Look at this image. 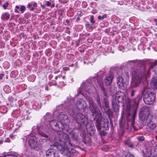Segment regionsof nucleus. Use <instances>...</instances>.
I'll list each match as a JSON object with an SVG mask.
<instances>
[{
    "mask_svg": "<svg viewBox=\"0 0 157 157\" xmlns=\"http://www.w3.org/2000/svg\"><path fill=\"white\" fill-rule=\"evenodd\" d=\"M58 133L59 135L60 145L58 148L60 153L68 157L75 155L77 152L73 149L68 135L62 132H58Z\"/></svg>",
    "mask_w": 157,
    "mask_h": 157,
    "instance_id": "1",
    "label": "nucleus"
},
{
    "mask_svg": "<svg viewBox=\"0 0 157 157\" xmlns=\"http://www.w3.org/2000/svg\"><path fill=\"white\" fill-rule=\"evenodd\" d=\"M126 98V96L123 92L118 91L116 93L112 101V106L114 112H117L118 111L120 102H122L123 104H124L126 103L127 101L128 105H129L130 99L127 98V101Z\"/></svg>",
    "mask_w": 157,
    "mask_h": 157,
    "instance_id": "2",
    "label": "nucleus"
},
{
    "mask_svg": "<svg viewBox=\"0 0 157 157\" xmlns=\"http://www.w3.org/2000/svg\"><path fill=\"white\" fill-rule=\"evenodd\" d=\"M131 73L132 75V80L130 87L131 88H136L139 86L145 75V74L140 70L136 71L133 70L131 71Z\"/></svg>",
    "mask_w": 157,
    "mask_h": 157,
    "instance_id": "3",
    "label": "nucleus"
},
{
    "mask_svg": "<svg viewBox=\"0 0 157 157\" xmlns=\"http://www.w3.org/2000/svg\"><path fill=\"white\" fill-rule=\"evenodd\" d=\"M155 96V93L148 91L144 95V101L146 104L151 105L154 101Z\"/></svg>",
    "mask_w": 157,
    "mask_h": 157,
    "instance_id": "4",
    "label": "nucleus"
},
{
    "mask_svg": "<svg viewBox=\"0 0 157 157\" xmlns=\"http://www.w3.org/2000/svg\"><path fill=\"white\" fill-rule=\"evenodd\" d=\"M90 105V109L92 113H93L92 115L96 117L98 116L99 117H101V113L100 111L97 110L95 104L93 101L91 99L89 100Z\"/></svg>",
    "mask_w": 157,
    "mask_h": 157,
    "instance_id": "5",
    "label": "nucleus"
},
{
    "mask_svg": "<svg viewBox=\"0 0 157 157\" xmlns=\"http://www.w3.org/2000/svg\"><path fill=\"white\" fill-rule=\"evenodd\" d=\"M93 88L91 85L88 81H86L85 82L83 83L80 87V92L82 94L84 92H89L90 90Z\"/></svg>",
    "mask_w": 157,
    "mask_h": 157,
    "instance_id": "6",
    "label": "nucleus"
},
{
    "mask_svg": "<svg viewBox=\"0 0 157 157\" xmlns=\"http://www.w3.org/2000/svg\"><path fill=\"white\" fill-rule=\"evenodd\" d=\"M75 119L78 123H80L81 124H83L86 125L87 123V119L84 115L81 113L77 114L76 118Z\"/></svg>",
    "mask_w": 157,
    "mask_h": 157,
    "instance_id": "7",
    "label": "nucleus"
},
{
    "mask_svg": "<svg viewBox=\"0 0 157 157\" xmlns=\"http://www.w3.org/2000/svg\"><path fill=\"white\" fill-rule=\"evenodd\" d=\"M29 144L30 147L33 149H37L38 147V144L36 139L34 136H31L29 141Z\"/></svg>",
    "mask_w": 157,
    "mask_h": 157,
    "instance_id": "8",
    "label": "nucleus"
},
{
    "mask_svg": "<svg viewBox=\"0 0 157 157\" xmlns=\"http://www.w3.org/2000/svg\"><path fill=\"white\" fill-rule=\"evenodd\" d=\"M149 113V109L144 107H143L141 109L140 115L144 119H146L148 118Z\"/></svg>",
    "mask_w": 157,
    "mask_h": 157,
    "instance_id": "9",
    "label": "nucleus"
},
{
    "mask_svg": "<svg viewBox=\"0 0 157 157\" xmlns=\"http://www.w3.org/2000/svg\"><path fill=\"white\" fill-rule=\"evenodd\" d=\"M47 157H59L56 149L53 148L48 149L46 152Z\"/></svg>",
    "mask_w": 157,
    "mask_h": 157,
    "instance_id": "10",
    "label": "nucleus"
},
{
    "mask_svg": "<svg viewBox=\"0 0 157 157\" xmlns=\"http://www.w3.org/2000/svg\"><path fill=\"white\" fill-rule=\"evenodd\" d=\"M60 124H63L65 125L67 124L69 122V120L67 115L63 114H60L59 115Z\"/></svg>",
    "mask_w": 157,
    "mask_h": 157,
    "instance_id": "11",
    "label": "nucleus"
},
{
    "mask_svg": "<svg viewBox=\"0 0 157 157\" xmlns=\"http://www.w3.org/2000/svg\"><path fill=\"white\" fill-rule=\"evenodd\" d=\"M113 78V74H111L109 76L106 77L104 80V82L106 85H109L111 84Z\"/></svg>",
    "mask_w": 157,
    "mask_h": 157,
    "instance_id": "12",
    "label": "nucleus"
},
{
    "mask_svg": "<svg viewBox=\"0 0 157 157\" xmlns=\"http://www.w3.org/2000/svg\"><path fill=\"white\" fill-rule=\"evenodd\" d=\"M117 83L120 88H123L124 86L123 78L121 76L118 77L117 79Z\"/></svg>",
    "mask_w": 157,
    "mask_h": 157,
    "instance_id": "13",
    "label": "nucleus"
},
{
    "mask_svg": "<svg viewBox=\"0 0 157 157\" xmlns=\"http://www.w3.org/2000/svg\"><path fill=\"white\" fill-rule=\"evenodd\" d=\"M50 126L53 129H56L58 128V124L55 120H53L49 122Z\"/></svg>",
    "mask_w": 157,
    "mask_h": 157,
    "instance_id": "14",
    "label": "nucleus"
},
{
    "mask_svg": "<svg viewBox=\"0 0 157 157\" xmlns=\"http://www.w3.org/2000/svg\"><path fill=\"white\" fill-rule=\"evenodd\" d=\"M151 87L154 90L157 89V79H153L150 83Z\"/></svg>",
    "mask_w": 157,
    "mask_h": 157,
    "instance_id": "15",
    "label": "nucleus"
},
{
    "mask_svg": "<svg viewBox=\"0 0 157 157\" xmlns=\"http://www.w3.org/2000/svg\"><path fill=\"white\" fill-rule=\"evenodd\" d=\"M142 95L141 94V95H139L137 96L135 99L134 106L136 109L137 107L139 101L142 99Z\"/></svg>",
    "mask_w": 157,
    "mask_h": 157,
    "instance_id": "16",
    "label": "nucleus"
},
{
    "mask_svg": "<svg viewBox=\"0 0 157 157\" xmlns=\"http://www.w3.org/2000/svg\"><path fill=\"white\" fill-rule=\"evenodd\" d=\"M109 103L107 100L104 98L102 102V106L104 109L108 108Z\"/></svg>",
    "mask_w": 157,
    "mask_h": 157,
    "instance_id": "17",
    "label": "nucleus"
},
{
    "mask_svg": "<svg viewBox=\"0 0 157 157\" xmlns=\"http://www.w3.org/2000/svg\"><path fill=\"white\" fill-rule=\"evenodd\" d=\"M98 86H99V87L101 88V90H104V88L103 86V83L102 81V80L101 79H100L97 80V81Z\"/></svg>",
    "mask_w": 157,
    "mask_h": 157,
    "instance_id": "18",
    "label": "nucleus"
},
{
    "mask_svg": "<svg viewBox=\"0 0 157 157\" xmlns=\"http://www.w3.org/2000/svg\"><path fill=\"white\" fill-rule=\"evenodd\" d=\"M10 17V15L8 13H5L2 14V17L3 20H7Z\"/></svg>",
    "mask_w": 157,
    "mask_h": 157,
    "instance_id": "19",
    "label": "nucleus"
},
{
    "mask_svg": "<svg viewBox=\"0 0 157 157\" xmlns=\"http://www.w3.org/2000/svg\"><path fill=\"white\" fill-rule=\"evenodd\" d=\"M106 113L109 116H112L113 112L110 109H108V110L106 111Z\"/></svg>",
    "mask_w": 157,
    "mask_h": 157,
    "instance_id": "20",
    "label": "nucleus"
},
{
    "mask_svg": "<svg viewBox=\"0 0 157 157\" xmlns=\"http://www.w3.org/2000/svg\"><path fill=\"white\" fill-rule=\"evenodd\" d=\"M82 100H80L78 101L77 102L76 105L77 106H78V107H79V105H80L81 107H80H80H82L83 106V105L82 104Z\"/></svg>",
    "mask_w": 157,
    "mask_h": 157,
    "instance_id": "21",
    "label": "nucleus"
},
{
    "mask_svg": "<svg viewBox=\"0 0 157 157\" xmlns=\"http://www.w3.org/2000/svg\"><path fill=\"white\" fill-rule=\"evenodd\" d=\"M86 29L89 30V31H91L93 29V27L90 26L89 23H87L86 24Z\"/></svg>",
    "mask_w": 157,
    "mask_h": 157,
    "instance_id": "22",
    "label": "nucleus"
},
{
    "mask_svg": "<svg viewBox=\"0 0 157 157\" xmlns=\"http://www.w3.org/2000/svg\"><path fill=\"white\" fill-rule=\"evenodd\" d=\"M58 140V142H55V143H54V144H53V145L55 147H57V146H58V147H57V149L59 151V149L58 148V147L59 146V142H60V141H59V139L58 140Z\"/></svg>",
    "mask_w": 157,
    "mask_h": 157,
    "instance_id": "23",
    "label": "nucleus"
},
{
    "mask_svg": "<svg viewBox=\"0 0 157 157\" xmlns=\"http://www.w3.org/2000/svg\"><path fill=\"white\" fill-rule=\"evenodd\" d=\"M8 5L9 3L7 2H6L2 5V7L4 10H6Z\"/></svg>",
    "mask_w": 157,
    "mask_h": 157,
    "instance_id": "24",
    "label": "nucleus"
},
{
    "mask_svg": "<svg viewBox=\"0 0 157 157\" xmlns=\"http://www.w3.org/2000/svg\"><path fill=\"white\" fill-rule=\"evenodd\" d=\"M107 17V15L105 14L103 15L102 16L99 15L98 16V18L99 20H103L104 18H105Z\"/></svg>",
    "mask_w": 157,
    "mask_h": 157,
    "instance_id": "25",
    "label": "nucleus"
},
{
    "mask_svg": "<svg viewBox=\"0 0 157 157\" xmlns=\"http://www.w3.org/2000/svg\"><path fill=\"white\" fill-rule=\"evenodd\" d=\"M157 64V60L155 61V62L152 63L149 67V69L152 68L154 66L156 65Z\"/></svg>",
    "mask_w": 157,
    "mask_h": 157,
    "instance_id": "26",
    "label": "nucleus"
},
{
    "mask_svg": "<svg viewBox=\"0 0 157 157\" xmlns=\"http://www.w3.org/2000/svg\"><path fill=\"white\" fill-rule=\"evenodd\" d=\"M25 10V7L24 6H21L20 8V10L22 13H24V11Z\"/></svg>",
    "mask_w": 157,
    "mask_h": 157,
    "instance_id": "27",
    "label": "nucleus"
},
{
    "mask_svg": "<svg viewBox=\"0 0 157 157\" xmlns=\"http://www.w3.org/2000/svg\"><path fill=\"white\" fill-rule=\"evenodd\" d=\"M8 88L9 89V87L8 86H6L4 87L3 89L6 92H9L10 91V90L9 89L8 90H6V89Z\"/></svg>",
    "mask_w": 157,
    "mask_h": 157,
    "instance_id": "28",
    "label": "nucleus"
},
{
    "mask_svg": "<svg viewBox=\"0 0 157 157\" xmlns=\"http://www.w3.org/2000/svg\"><path fill=\"white\" fill-rule=\"evenodd\" d=\"M147 89V87L146 86H144L141 91V94L143 95L145 90Z\"/></svg>",
    "mask_w": 157,
    "mask_h": 157,
    "instance_id": "29",
    "label": "nucleus"
},
{
    "mask_svg": "<svg viewBox=\"0 0 157 157\" xmlns=\"http://www.w3.org/2000/svg\"><path fill=\"white\" fill-rule=\"evenodd\" d=\"M3 157H17V156L13 155H8L4 156Z\"/></svg>",
    "mask_w": 157,
    "mask_h": 157,
    "instance_id": "30",
    "label": "nucleus"
},
{
    "mask_svg": "<svg viewBox=\"0 0 157 157\" xmlns=\"http://www.w3.org/2000/svg\"><path fill=\"white\" fill-rule=\"evenodd\" d=\"M94 16H91L90 17V22L93 24H94L95 22V21H94Z\"/></svg>",
    "mask_w": 157,
    "mask_h": 157,
    "instance_id": "31",
    "label": "nucleus"
},
{
    "mask_svg": "<svg viewBox=\"0 0 157 157\" xmlns=\"http://www.w3.org/2000/svg\"><path fill=\"white\" fill-rule=\"evenodd\" d=\"M130 140H128L126 141H125L124 142V144H128L130 143Z\"/></svg>",
    "mask_w": 157,
    "mask_h": 157,
    "instance_id": "32",
    "label": "nucleus"
},
{
    "mask_svg": "<svg viewBox=\"0 0 157 157\" xmlns=\"http://www.w3.org/2000/svg\"><path fill=\"white\" fill-rule=\"evenodd\" d=\"M135 92V90H132L131 91V96L132 97H133L134 95V94Z\"/></svg>",
    "mask_w": 157,
    "mask_h": 157,
    "instance_id": "33",
    "label": "nucleus"
},
{
    "mask_svg": "<svg viewBox=\"0 0 157 157\" xmlns=\"http://www.w3.org/2000/svg\"><path fill=\"white\" fill-rule=\"evenodd\" d=\"M144 137L141 136V137H139L138 138V139L139 140L143 141L144 140Z\"/></svg>",
    "mask_w": 157,
    "mask_h": 157,
    "instance_id": "34",
    "label": "nucleus"
},
{
    "mask_svg": "<svg viewBox=\"0 0 157 157\" xmlns=\"http://www.w3.org/2000/svg\"><path fill=\"white\" fill-rule=\"evenodd\" d=\"M46 5L48 6H50L51 5V3L49 1H47Z\"/></svg>",
    "mask_w": 157,
    "mask_h": 157,
    "instance_id": "35",
    "label": "nucleus"
},
{
    "mask_svg": "<svg viewBox=\"0 0 157 157\" xmlns=\"http://www.w3.org/2000/svg\"><path fill=\"white\" fill-rule=\"evenodd\" d=\"M149 125L150 128H151V129H153L155 127V125L154 124H152L151 126H150V124Z\"/></svg>",
    "mask_w": 157,
    "mask_h": 157,
    "instance_id": "36",
    "label": "nucleus"
},
{
    "mask_svg": "<svg viewBox=\"0 0 157 157\" xmlns=\"http://www.w3.org/2000/svg\"><path fill=\"white\" fill-rule=\"evenodd\" d=\"M40 134L42 136H43L44 137H47V135L44 133Z\"/></svg>",
    "mask_w": 157,
    "mask_h": 157,
    "instance_id": "37",
    "label": "nucleus"
},
{
    "mask_svg": "<svg viewBox=\"0 0 157 157\" xmlns=\"http://www.w3.org/2000/svg\"><path fill=\"white\" fill-rule=\"evenodd\" d=\"M124 76L125 75L127 77H129V74L128 73L126 72L124 73Z\"/></svg>",
    "mask_w": 157,
    "mask_h": 157,
    "instance_id": "38",
    "label": "nucleus"
},
{
    "mask_svg": "<svg viewBox=\"0 0 157 157\" xmlns=\"http://www.w3.org/2000/svg\"><path fill=\"white\" fill-rule=\"evenodd\" d=\"M100 123H98L97 124L96 127L98 129H99V127H100Z\"/></svg>",
    "mask_w": 157,
    "mask_h": 157,
    "instance_id": "39",
    "label": "nucleus"
},
{
    "mask_svg": "<svg viewBox=\"0 0 157 157\" xmlns=\"http://www.w3.org/2000/svg\"><path fill=\"white\" fill-rule=\"evenodd\" d=\"M97 101L98 103V104L99 105V106H101V104L100 99H98V100H97Z\"/></svg>",
    "mask_w": 157,
    "mask_h": 157,
    "instance_id": "40",
    "label": "nucleus"
},
{
    "mask_svg": "<svg viewBox=\"0 0 157 157\" xmlns=\"http://www.w3.org/2000/svg\"><path fill=\"white\" fill-rule=\"evenodd\" d=\"M61 77V76H58L56 77L55 79H57L58 78H60Z\"/></svg>",
    "mask_w": 157,
    "mask_h": 157,
    "instance_id": "41",
    "label": "nucleus"
},
{
    "mask_svg": "<svg viewBox=\"0 0 157 157\" xmlns=\"http://www.w3.org/2000/svg\"><path fill=\"white\" fill-rule=\"evenodd\" d=\"M155 73L157 75V67L155 69Z\"/></svg>",
    "mask_w": 157,
    "mask_h": 157,
    "instance_id": "42",
    "label": "nucleus"
},
{
    "mask_svg": "<svg viewBox=\"0 0 157 157\" xmlns=\"http://www.w3.org/2000/svg\"><path fill=\"white\" fill-rule=\"evenodd\" d=\"M28 6L29 7V8L30 7H31V4H30V3H29L28 5Z\"/></svg>",
    "mask_w": 157,
    "mask_h": 157,
    "instance_id": "43",
    "label": "nucleus"
},
{
    "mask_svg": "<svg viewBox=\"0 0 157 157\" xmlns=\"http://www.w3.org/2000/svg\"><path fill=\"white\" fill-rule=\"evenodd\" d=\"M154 21L155 22L156 24L157 25V19H154Z\"/></svg>",
    "mask_w": 157,
    "mask_h": 157,
    "instance_id": "44",
    "label": "nucleus"
},
{
    "mask_svg": "<svg viewBox=\"0 0 157 157\" xmlns=\"http://www.w3.org/2000/svg\"><path fill=\"white\" fill-rule=\"evenodd\" d=\"M29 9H30V10L31 11H33V8L31 7L29 8Z\"/></svg>",
    "mask_w": 157,
    "mask_h": 157,
    "instance_id": "45",
    "label": "nucleus"
},
{
    "mask_svg": "<svg viewBox=\"0 0 157 157\" xmlns=\"http://www.w3.org/2000/svg\"><path fill=\"white\" fill-rule=\"evenodd\" d=\"M37 4L36 3H35L33 4V6L34 7H36L37 6Z\"/></svg>",
    "mask_w": 157,
    "mask_h": 157,
    "instance_id": "46",
    "label": "nucleus"
},
{
    "mask_svg": "<svg viewBox=\"0 0 157 157\" xmlns=\"http://www.w3.org/2000/svg\"><path fill=\"white\" fill-rule=\"evenodd\" d=\"M51 6V7H54L55 6V5L54 4H52L50 6Z\"/></svg>",
    "mask_w": 157,
    "mask_h": 157,
    "instance_id": "47",
    "label": "nucleus"
},
{
    "mask_svg": "<svg viewBox=\"0 0 157 157\" xmlns=\"http://www.w3.org/2000/svg\"><path fill=\"white\" fill-rule=\"evenodd\" d=\"M108 147H108V146H104V148H107L108 149Z\"/></svg>",
    "mask_w": 157,
    "mask_h": 157,
    "instance_id": "48",
    "label": "nucleus"
},
{
    "mask_svg": "<svg viewBox=\"0 0 157 157\" xmlns=\"http://www.w3.org/2000/svg\"><path fill=\"white\" fill-rule=\"evenodd\" d=\"M41 7L43 8V9H44V8H45V6L44 5H42L41 6Z\"/></svg>",
    "mask_w": 157,
    "mask_h": 157,
    "instance_id": "49",
    "label": "nucleus"
},
{
    "mask_svg": "<svg viewBox=\"0 0 157 157\" xmlns=\"http://www.w3.org/2000/svg\"><path fill=\"white\" fill-rule=\"evenodd\" d=\"M45 89L46 90H47L48 89V87L47 86H45Z\"/></svg>",
    "mask_w": 157,
    "mask_h": 157,
    "instance_id": "50",
    "label": "nucleus"
},
{
    "mask_svg": "<svg viewBox=\"0 0 157 157\" xmlns=\"http://www.w3.org/2000/svg\"><path fill=\"white\" fill-rule=\"evenodd\" d=\"M16 8L17 9H19V6H16Z\"/></svg>",
    "mask_w": 157,
    "mask_h": 157,
    "instance_id": "51",
    "label": "nucleus"
},
{
    "mask_svg": "<svg viewBox=\"0 0 157 157\" xmlns=\"http://www.w3.org/2000/svg\"><path fill=\"white\" fill-rule=\"evenodd\" d=\"M32 77L33 78V79H32L31 81H33L34 80V77H35V76H33Z\"/></svg>",
    "mask_w": 157,
    "mask_h": 157,
    "instance_id": "52",
    "label": "nucleus"
},
{
    "mask_svg": "<svg viewBox=\"0 0 157 157\" xmlns=\"http://www.w3.org/2000/svg\"><path fill=\"white\" fill-rule=\"evenodd\" d=\"M15 12L17 13H18V10H15Z\"/></svg>",
    "mask_w": 157,
    "mask_h": 157,
    "instance_id": "53",
    "label": "nucleus"
},
{
    "mask_svg": "<svg viewBox=\"0 0 157 157\" xmlns=\"http://www.w3.org/2000/svg\"><path fill=\"white\" fill-rule=\"evenodd\" d=\"M9 139H8L7 140H5V142H9L10 141L9 140Z\"/></svg>",
    "mask_w": 157,
    "mask_h": 157,
    "instance_id": "54",
    "label": "nucleus"
},
{
    "mask_svg": "<svg viewBox=\"0 0 157 157\" xmlns=\"http://www.w3.org/2000/svg\"><path fill=\"white\" fill-rule=\"evenodd\" d=\"M4 75L3 74H1V78Z\"/></svg>",
    "mask_w": 157,
    "mask_h": 157,
    "instance_id": "55",
    "label": "nucleus"
},
{
    "mask_svg": "<svg viewBox=\"0 0 157 157\" xmlns=\"http://www.w3.org/2000/svg\"><path fill=\"white\" fill-rule=\"evenodd\" d=\"M130 157H133V155H130Z\"/></svg>",
    "mask_w": 157,
    "mask_h": 157,
    "instance_id": "56",
    "label": "nucleus"
},
{
    "mask_svg": "<svg viewBox=\"0 0 157 157\" xmlns=\"http://www.w3.org/2000/svg\"><path fill=\"white\" fill-rule=\"evenodd\" d=\"M130 147H133V146L132 145H131L130 146H129Z\"/></svg>",
    "mask_w": 157,
    "mask_h": 157,
    "instance_id": "57",
    "label": "nucleus"
},
{
    "mask_svg": "<svg viewBox=\"0 0 157 157\" xmlns=\"http://www.w3.org/2000/svg\"><path fill=\"white\" fill-rule=\"evenodd\" d=\"M149 71H148V72L147 74H149Z\"/></svg>",
    "mask_w": 157,
    "mask_h": 157,
    "instance_id": "58",
    "label": "nucleus"
},
{
    "mask_svg": "<svg viewBox=\"0 0 157 157\" xmlns=\"http://www.w3.org/2000/svg\"><path fill=\"white\" fill-rule=\"evenodd\" d=\"M30 78V77H29V79Z\"/></svg>",
    "mask_w": 157,
    "mask_h": 157,
    "instance_id": "59",
    "label": "nucleus"
},
{
    "mask_svg": "<svg viewBox=\"0 0 157 157\" xmlns=\"http://www.w3.org/2000/svg\"><path fill=\"white\" fill-rule=\"evenodd\" d=\"M112 52L113 53L114 52Z\"/></svg>",
    "mask_w": 157,
    "mask_h": 157,
    "instance_id": "60",
    "label": "nucleus"
}]
</instances>
